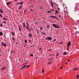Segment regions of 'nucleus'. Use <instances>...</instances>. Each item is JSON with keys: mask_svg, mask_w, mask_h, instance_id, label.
<instances>
[{"mask_svg": "<svg viewBox=\"0 0 79 79\" xmlns=\"http://www.w3.org/2000/svg\"><path fill=\"white\" fill-rule=\"evenodd\" d=\"M52 26L54 28H56V29H60V27L59 25L55 24V23H53L52 24Z\"/></svg>", "mask_w": 79, "mask_h": 79, "instance_id": "1", "label": "nucleus"}, {"mask_svg": "<svg viewBox=\"0 0 79 79\" xmlns=\"http://www.w3.org/2000/svg\"><path fill=\"white\" fill-rule=\"evenodd\" d=\"M51 40L52 39V37H48L46 39V40Z\"/></svg>", "mask_w": 79, "mask_h": 79, "instance_id": "2", "label": "nucleus"}, {"mask_svg": "<svg viewBox=\"0 0 79 79\" xmlns=\"http://www.w3.org/2000/svg\"><path fill=\"white\" fill-rule=\"evenodd\" d=\"M2 19L4 21H7V19H6V18L5 17L2 18Z\"/></svg>", "mask_w": 79, "mask_h": 79, "instance_id": "3", "label": "nucleus"}, {"mask_svg": "<svg viewBox=\"0 0 79 79\" xmlns=\"http://www.w3.org/2000/svg\"><path fill=\"white\" fill-rule=\"evenodd\" d=\"M50 18H57V17H55L54 16L51 15L50 16Z\"/></svg>", "mask_w": 79, "mask_h": 79, "instance_id": "4", "label": "nucleus"}, {"mask_svg": "<svg viewBox=\"0 0 79 79\" xmlns=\"http://www.w3.org/2000/svg\"><path fill=\"white\" fill-rule=\"evenodd\" d=\"M71 41L69 42L68 43V45H67V46H70V45H71Z\"/></svg>", "mask_w": 79, "mask_h": 79, "instance_id": "5", "label": "nucleus"}, {"mask_svg": "<svg viewBox=\"0 0 79 79\" xmlns=\"http://www.w3.org/2000/svg\"><path fill=\"white\" fill-rule=\"evenodd\" d=\"M23 27H26V24H25V23L24 22V23H23Z\"/></svg>", "mask_w": 79, "mask_h": 79, "instance_id": "6", "label": "nucleus"}, {"mask_svg": "<svg viewBox=\"0 0 79 79\" xmlns=\"http://www.w3.org/2000/svg\"><path fill=\"white\" fill-rule=\"evenodd\" d=\"M58 11L57 10H56L55 13V15H56L57 13H58Z\"/></svg>", "mask_w": 79, "mask_h": 79, "instance_id": "7", "label": "nucleus"}, {"mask_svg": "<svg viewBox=\"0 0 79 79\" xmlns=\"http://www.w3.org/2000/svg\"><path fill=\"white\" fill-rule=\"evenodd\" d=\"M28 35H29V36L30 37H32L33 36L32 35H31V33H29L28 34Z\"/></svg>", "mask_w": 79, "mask_h": 79, "instance_id": "8", "label": "nucleus"}, {"mask_svg": "<svg viewBox=\"0 0 79 79\" xmlns=\"http://www.w3.org/2000/svg\"><path fill=\"white\" fill-rule=\"evenodd\" d=\"M11 34L13 36L14 35L15 36V33H14L13 32H12Z\"/></svg>", "mask_w": 79, "mask_h": 79, "instance_id": "9", "label": "nucleus"}, {"mask_svg": "<svg viewBox=\"0 0 79 79\" xmlns=\"http://www.w3.org/2000/svg\"><path fill=\"white\" fill-rule=\"evenodd\" d=\"M3 34L2 32H0V36H2Z\"/></svg>", "mask_w": 79, "mask_h": 79, "instance_id": "10", "label": "nucleus"}, {"mask_svg": "<svg viewBox=\"0 0 79 79\" xmlns=\"http://www.w3.org/2000/svg\"><path fill=\"white\" fill-rule=\"evenodd\" d=\"M54 3L56 5V7H57V8H58V4H56V3L55 2H54Z\"/></svg>", "mask_w": 79, "mask_h": 79, "instance_id": "11", "label": "nucleus"}, {"mask_svg": "<svg viewBox=\"0 0 79 79\" xmlns=\"http://www.w3.org/2000/svg\"><path fill=\"white\" fill-rule=\"evenodd\" d=\"M0 12H1V13H3V10L2 9H0Z\"/></svg>", "mask_w": 79, "mask_h": 79, "instance_id": "12", "label": "nucleus"}, {"mask_svg": "<svg viewBox=\"0 0 79 79\" xmlns=\"http://www.w3.org/2000/svg\"><path fill=\"white\" fill-rule=\"evenodd\" d=\"M10 2H6V5H10Z\"/></svg>", "mask_w": 79, "mask_h": 79, "instance_id": "13", "label": "nucleus"}, {"mask_svg": "<svg viewBox=\"0 0 79 79\" xmlns=\"http://www.w3.org/2000/svg\"><path fill=\"white\" fill-rule=\"evenodd\" d=\"M6 69V67H4L2 68V69H1V70L2 71L3 70V69Z\"/></svg>", "mask_w": 79, "mask_h": 79, "instance_id": "14", "label": "nucleus"}, {"mask_svg": "<svg viewBox=\"0 0 79 79\" xmlns=\"http://www.w3.org/2000/svg\"><path fill=\"white\" fill-rule=\"evenodd\" d=\"M6 21H4L2 22V23L3 24H6Z\"/></svg>", "mask_w": 79, "mask_h": 79, "instance_id": "15", "label": "nucleus"}, {"mask_svg": "<svg viewBox=\"0 0 79 79\" xmlns=\"http://www.w3.org/2000/svg\"><path fill=\"white\" fill-rule=\"evenodd\" d=\"M26 65H24L21 69H23V68H24L26 66Z\"/></svg>", "mask_w": 79, "mask_h": 79, "instance_id": "16", "label": "nucleus"}, {"mask_svg": "<svg viewBox=\"0 0 79 79\" xmlns=\"http://www.w3.org/2000/svg\"><path fill=\"white\" fill-rule=\"evenodd\" d=\"M12 37H13L12 38V40H13V41H14V42H15V38H14V37H13V36H12Z\"/></svg>", "mask_w": 79, "mask_h": 79, "instance_id": "17", "label": "nucleus"}, {"mask_svg": "<svg viewBox=\"0 0 79 79\" xmlns=\"http://www.w3.org/2000/svg\"><path fill=\"white\" fill-rule=\"evenodd\" d=\"M19 29L20 31H21V27H19Z\"/></svg>", "mask_w": 79, "mask_h": 79, "instance_id": "18", "label": "nucleus"}, {"mask_svg": "<svg viewBox=\"0 0 79 79\" xmlns=\"http://www.w3.org/2000/svg\"><path fill=\"white\" fill-rule=\"evenodd\" d=\"M31 66V65L29 64L26 67V68H28L29 67V66Z\"/></svg>", "mask_w": 79, "mask_h": 79, "instance_id": "19", "label": "nucleus"}, {"mask_svg": "<svg viewBox=\"0 0 79 79\" xmlns=\"http://www.w3.org/2000/svg\"><path fill=\"white\" fill-rule=\"evenodd\" d=\"M42 34H43V35H46V34H45V33L44 32H41Z\"/></svg>", "mask_w": 79, "mask_h": 79, "instance_id": "20", "label": "nucleus"}, {"mask_svg": "<svg viewBox=\"0 0 79 79\" xmlns=\"http://www.w3.org/2000/svg\"><path fill=\"white\" fill-rule=\"evenodd\" d=\"M44 68H42V73H44Z\"/></svg>", "mask_w": 79, "mask_h": 79, "instance_id": "21", "label": "nucleus"}, {"mask_svg": "<svg viewBox=\"0 0 79 79\" xmlns=\"http://www.w3.org/2000/svg\"><path fill=\"white\" fill-rule=\"evenodd\" d=\"M6 44H5L4 45H3V46H4V47H6Z\"/></svg>", "mask_w": 79, "mask_h": 79, "instance_id": "22", "label": "nucleus"}, {"mask_svg": "<svg viewBox=\"0 0 79 79\" xmlns=\"http://www.w3.org/2000/svg\"><path fill=\"white\" fill-rule=\"evenodd\" d=\"M6 44H5L4 45H3V46H4V47H6Z\"/></svg>", "mask_w": 79, "mask_h": 79, "instance_id": "23", "label": "nucleus"}, {"mask_svg": "<svg viewBox=\"0 0 79 79\" xmlns=\"http://www.w3.org/2000/svg\"><path fill=\"white\" fill-rule=\"evenodd\" d=\"M4 44H4V43H3V42H2V45H4Z\"/></svg>", "mask_w": 79, "mask_h": 79, "instance_id": "24", "label": "nucleus"}, {"mask_svg": "<svg viewBox=\"0 0 79 79\" xmlns=\"http://www.w3.org/2000/svg\"><path fill=\"white\" fill-rule=\"evenodd\" d=\"M51 12H52V11H48L47 12V13H51Z\"/></svg>", "mask_w": 79, "mask_h": 79, "instance_id": "25", "label": "nucleus"}, {"mask_svg": "<svg viewBox=\"0 0 79 79\" xmlns=\"http://www.w3.org/2000/svg\"><path fill=\"white\" fill-rule=\"evenodd\" d=\"M23 2H20V5H22V4H23Z\"/></svg>", "mask_w": 79, "mask_h": 79, "instance_id": "26", "label": "nucleus"}, {"mask_svg": "<svg viewBox=\"0 0 79 79\" xmlns=\"http://www.w3.org/2000/svg\"><path fill=\"white\" fill-rule=\"evenodd\" d=\"M0 16L1 18H2V17H3V16H2V15H1V14L0 13Z\"/></svg>", "mask_w": 79, "mask_h": 79, "instance_id": "27", "label": "nucleus"}, {"mask_svg": "<svg viewBox=\"0 0 79 79\" xmlns=\"http://www.w3.org/2000/svg\"><path fill=\"white\" fill-rule=\"evenodd\" d=\"M24 41H25V43H26V44H27V40H25Z\"/></svg>", "mask_w": 79, "mask_h": 79, "instance_id": "28", "label": "nucleus"}, {"mask_svg": "<svg viewBox=\"0 0 79 79\" xmlns=\"http://www.w3.org/2000/svg\"><path fill=\"white\" fill-rule=\"evenodd\" d=\"M67 54V52H64V55H66Z\"/></svg>", "mask_w": 79, "mask_h": 79, "instance_id": "29", "label": "nucleus"}, {"mask_svg": "<svg viewBox=\"0 0 79 79\" xmlns=\"http://www.w3.org/2000/svg\"><path fill=\"white\" fill-rule=\"evenodd\" d=\"M76 77H77V79H78V77H79V75H77L76 76Z\"/></svg>", "mask_w": 79, "mask_h": 79, "instance_id": "30", "label": "nucleus"}, {"mask_svg": "<svg viewBox=\"0 0 79 79\" xmlns=\"http://www.w3.org/2000/svg\"><path fill=\"white\" fill-rule=\"evenodd\" d=\"M22 8H23L21 7H20V6L19 7V10H20V9H22Z\"/></svg>", "mask_w": 79, "mask_h": 79, "instance_id": "31", "label": "nucleus"}, {"mask_svg": "<svg viewBox=\"0 0 79 79\" xmlns=\"http://www.w3.org/2000/svg\"><path fill=\"white\" fill-rule=\"evenodd\" d=\"M26 24H27V26H28L29 27V24H28V23H27V22L26 23Z\"/></svg>", "mask_w": 79, "mask_h": 79, "instance_id": "32", "label": "nucleus"}, {"mask_svg": "<svg viewBox=\"0 0 79 79\" xmlns=\"http://www.w3.org/2000/svg\"><path fill=\"white\" fill-rule=\"evenodd\" d=\"M68 46L67 50L68 51V50H69V46Z\"/></svg>", "mask_w": 79, "mask_h": 79, "instance_id": "33", "label": "nucleus"}, {"mask_svg": "<svg viewBox=\"0 0 79 79\" xmlns=\"http://www.w3.org/2000/svg\"><path fill=\"white\" fill-rule=\"evenodd\" d=\"M76 34H79V32H78V31H76Z\"/></svg>", "mask_w": 79, "mask_h": 79, "instance_id": "34", "label": "nucleus"}, {"mask_svg": "<svg viewBox=\"0 0 79 79\" xmlns=\"http://www.w3.org/2000/svg\"><path fill=\"white\" fill-rule=\"evenodd\" d=\"M62 43H63V42H60L59 43V44H62Z\"/></svg>", "mask_w": 79, "mask_h": 79, "instance_id": "35", "label": "nucleus"}, {"mask_svg": "<svg viewBox=\"0 0 79 79\" xmlns=\"http://www.w3.org/2000/svg\"><path fill=\"white\" fill-rule=\"evenodd\" d=\"M52 63L51 62H49L48 64H51V63Z\"/></svg>", "mask_w": 79, "mask_h": 79, "instance_id": "36", "label": "nucleus"}, {"mask_svg": "<svg viewBox=\"0 0 79 79\" xmlns=\"http://www.w3.org/2000/svg\"><path fill=\"white\" fill-rule=\"evenodd\" d=\"M40 29H41V30L43 29V27H40Z\"/></svg>", "mask_w": 79, "mask_h": 79, "instance_id": "37", "label": "nucleus"}, {"mask_svg": "<svg viewBox=\"0 0 79 79\" xmlns=\"http://www.w3.org/2000/svg\"><path fill=\"white\" fill-rule=\"evenodd\" d=\"M30 56H33V55H34V54H30Z\"/></svg>", "mask_w": 79, "mask_h": 79, "instance_id": "38", "label": "nucleus"}, {"mask_svg": "<svg viewBox=\"0 0 79 79\" xmlns=\"http://www.w3.org/2000/svg\"><path fill=\"white\" fill-rule=\"evenodd\" d=\"M26 29H28L29 28V27H28L26 26Z\"/></svg>", "mask_w": 79, "mask_h": 79, "instance_id": "39", "label": "nucleus"}, {"mask_svg": "<svg viewBox=\"0 0 79 79\" xmlns=\"http://www.w3.org/2000/svg\"><path fill=\"white\" fill-rule=\"evenodd\" d=\"M51 11H54V10L52 9H50Z\"/></svg>", "mask_w": 79, "mask_h": 79, "instance_id": "40", "label": "nucleus"}, {"mask_svg": "<svg viewBox=\"0 0 79 79\" xmlns=\"http://www.w3.org/2000/svg\"><path fill=\"white\" fill-rule=\"evenodd\" d=\"M2 26H3V24H0V26H1V27H2Z\"/></svg>", "mask_w": 79, "mask_h": 79, "instance_id": "41", "label": "nucleus"}, {"mask_svg": "<svg viewBox=\"0 0 79 79\" xmlns=\"http://www.w3.org/2000/svg\"><path fill=\"white\" fill-rule=\"evenodd\" d=\"M57 9L58 10H60V9L59 8H57Z\"/></svg>", "mask_w": 79, "mask_h": 79, "instance_id": "42", "label": "nucleus"}, {"mask_svg": "<svg viewBox=\"0 0 79 79\" xmlns=\"http://www.w3.org/2000/svg\"><path fill=\"white\" fill-rule=\"evenodd\" d=\"M75 70H77L78 69V68H75Z\"/></svg>", "mask_w": 79, "mask_h": 79, "instance_id": "43", "label": "nucleus"}, {"mask_svg": "<svg viewBox=\"0 0 79 79\" xmlns=\"http://www.w3.org/2000/svg\"><path fill=\"white\" fill-rule=\"evenodd\" d=\"M55 41H56V39H55L53 41L54 42H55Z\"/></svg>", "mask_w": 79, "mask_h": 79, "instance_id": "44", "label": "nucleus"}, {"mask_svg": "<svg viewBox=\"0 0 79 79\" xmlns=\"http://www.w3.org/2000/svg\"><path fill=\"white\" fill-rule=\"evenodd\" d=\"M47 28H48V27H49V25L47 26Z\"/></svg>", "mask_w": 79, "mask_h": 79, "instance_id": "45", "label": "nucleus"}, {"mask_svg": "<svg viewBox=\"0 0 79 79\" xmlns=\"http://www.w3.org/2000/svg\"><path fill=\"white\" fill-rule=\"evenodd\" d=\"M51 6H52V7H53V3H52L51 4Z\"/></svg>", "mask_w": 79, "mask_h": 79, "instance_id": "46", "label": "nucleus"}, {"mask_svg": "<svg viewBox=\"0 0 79 79\" xmlns=\"http://www.w3.org/2000/svg\"><path fill=\"white\" fill-rule=\"evenodd\" d=\"M58 17H59V18H61V16H60V15H59Z\"/></svg>", "mask_w": 79, "mask_h": 79, "instance_id": "47", "label": "nucleus"}, {"mask_svg": "<svg viewBox=\"0 0 79 79\" xmlns=\"http://www.w3.org/2000/svg\"><path fill=\"white\" fill-rule=\"evenodd\" d=\"M36 31H37V34H38V33H39V31H38V30H37Z\"/></svg>", "mask_w": 79, "mask_h": 79, "instance_id": "48", "label": "nucleus"}, {"mask_svg": "<svg viewBox=\"0 0 79 79\" xmlns=\"http://www.w3.org/2000/svg\"><path fill=\"white\" fill-rule=\"evenodd\" d=\"M62 68H63V67L62 66H60V69H62Z\"/></svg>", "mask_w": 79, "mask_h": 79, "instance_id": "49", "label": "nucleus"}, {"mask_svg": "<svg viewBox=\"0 0 79 79\" xmlns=\"http://www.w3.org/2000/svg\"><path fill=\"white\" fill-rule=\"evenodd\" d=\"M19 3H19V2H18V3H17V5H18V4H19Z\"/></svg>", "mask_w": 79, "mask_h": 79, "instance_id": "50", "label": "nucleus"}, {"mask_svg": "<svg viewBox=\"0 0 79 79\" xmlns=\"http://www.w3.org/2000/svg\"><path fill=\"white\" fill-rule=\"evenodd\" d=\"M41 49H42V48H40L39 50V51L41 50Z\"/></svg>", "mask_w": 79, "mask_h": 79, "instance_id": "51", "label": "nucleus"}, {"mask_svg": "<svg viewBox=\"0 0 79 79\" xmlns=\"http://www.w3.org/2000/svg\"><path fill=\"white\" fill-rule=\"evenodd\" d=\"M53 56V54H52L51 56Z\"/></svg>", "mask_w": 79, "mask_h": 79, "instance_id": "52", "label": "nucleus"}, {"mask_svg": "<svg viewBox=\"0 0 79 79\" xmlns=\"http://www.w3.org/2000/svg\"><path fill=\"white\" fill-rule=\"evenodd\" d=\"M16 44H17H17H18V42H16Z\"/></svg>", "mask_w": 79, "mask_h": 79, "instance_id": "53", "label": "nucleus"}, {"mask_svg": "<svg viewBox=\"0 0 79 79\" xmlns=\"http://www.w3.org/2000/svg\"><path fill=\"white\" fill-rule=\"evenodd\" d=\"M29 43H30V42H31V40H29Z\"/></svg>", "mask_w": 79, "mask_h": 79, "instance_id": "54", "label": "nucleus"}, {"mask_svg": "<svg viewBox=\"0 0 79 79\" xmlns=\"http://www.w3.org/2000/svg\"><path fill=\"white\" fill-rule=\"evenodd\" d=\"M52 50V49H51L49 50L50 52H51Z\"/></svg>", "mask_w": 79, "mask_h": 79, "instance_id": "55", "label": "nucleus"}, {"mask_svg": "<svg viewBox=\"0 0 79 79\" xmlns=\"http://www.w3.org/2000/svg\"><path fill=\"white\" fill-rule=\"evenodd\" d=\"M23 5H22L21 6H20V7H23Z\"/></svg>", "mask_w": 79, "mask_h": 79, "instance_id": "56", "label": "nucleus"}, {"mask_svg": "<svg viewBox=\"0 0 79 79\" xmlns=\"http://www.w3.org/2000/svg\"><path fill=\"white\" fill-rule=\"evenodd\" d=\"M26 10H25L24 11V13H25V12H26Z\"/></svg>", "mask_w": 79, "mask_h": 79, "instance_id": "57", "label": "nucleus"}, {"mask_svg": "<svg viewBox=\"0 0 79 79\" xmlns=\"http://www.w3.org/2000/svg\"><path fill=\"white\" fill-rule=\"evenodd\" d=\"M43 8V7H40V9H42Z\"/></svg>", "mask_w": 79, "mask_h": 79, "instance_id": "58", "label": "nucleus"}, {"mask_svg": "<svg viewBox=\"0 0 79 79\" xmlns=\"http://www.w3.org/2000/svg\"><path fill=\"white\" fill-rule=\"evenodd\" d=\"M26 47V45H25L24 46V47Z\"/></svg>", "mask_w": 79, "mask_h": 79, "instance_id": "59", "label": "nucleus"}, {"mask_svg": "<svg viewBox=\"0 0 79 79\" xmlns=\"http://www.w3.org/2000/svg\"><path fill=\"white\" fill-rule=\"evenodd\" d=\"M28 31H29V30H30V29H29V28L28 29H27Z\"/></svg>", "mask_w": 79, "mask_h": 79, "instance_id": "60", "label": "nucleus"}, {"mask_svg": "<svg viewBox=\"0 0 79 79\" xmlns=\"http://www.w3.org/2000/svg\"><path fill=\"white\" fill-rule=\"evenodd\" d=\"M57 56H58V55H59V54H57Z\"/></svg>", "mask_w": 79, "mask_h": 79, "instance_id": "61", "label": "nucleus"}, {"mask_svg": "<svg viewBox=\"0 0 79 79\" xmlns=\"http://www.w3.org/2000/svg\"><path fill=\"white\" fill-rule=\"evenodd\" d=\"M28 31H30V32H31V30L30 29V30H28Z\"/></svg>", "mask_w": 79, "mask_h": 79, "instance_id": "62", "label": "nucleus"}, {"mask_svg": "<svg viewBox=\"0 0 79 79\" xmlns=\"http://www.w3.org/2000/svg\"><path fill=\"white\" fill-rule=\"evenodd\" d=\"M19 61H20V59H19Z\"/></svg>", "mask_w": 79, "mask_h": 79, "instance_id": "63", "label": "nucleus"}, {"mask_svg": "<svg viewBox=\"0 0 79 79\" xmlns=\"http://www.w3.org/2000/svg\"><path fill=\"white\" fill-rule=\"evenodd\" d=\"M68 61H69V60H68Z\"/></svg>", "mask_w": 79, "mask_h": 79, "instance_id": "64", "label": "nucleus"}]
</instances>
